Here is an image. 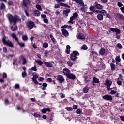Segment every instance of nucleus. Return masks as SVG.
<instances>
[{
    "instance_id": "a878e982",
    "label": "nucleus",
    "mask_w": 124,
    "mask_h": 124,
    "mask_svg": "<svg viewBox=\"0 0 124 124\" xmlns=\"http://www.w3.org/2000/svg\"><path fill=\"white\" fill-rule=\"evenodd\" d=\"M66 52L67 53V54H69V53L70 52V45H67L66 46Z\"/></svg>"
},
{
    "instance_id": "864d4df0",
    "label": "nucleus",
    "mask_w": 124,
    "mask_h": 124,
    "mask_svg": "<svg viewBox=\"0 0 124 124\" xmlns=\"http://www.w3.org/2000/svg\"><path fill=\"white\" fill-rule=\"evenodd\" d=\"M66 109L67 110V111H72V110H73V109L72 108L70 107H68L66 108Z\"/></svg>"
},
{
    "instance_id": "5fc2aeb1",
    "label": "nucleus",
    "mask_w": 124,
    "mask_h": 124,
    "mask_svg": "<svg viewBox=\"0 0 124 124\" xmlns=\"http://www.w3.org/2000/svg\"><path fill=\"white\" fill-rule=\"evenodd\" d=\"M8 5L9 6H11V5H13V2H12L11 1H9L8 2Z\"/></svg>"
},
{
    "instance_id": "3c124183",
    "label": "nucleus",
    "mask_w": 124,
    "mask_h": 124,
    "mask_svg": "<svg viewBox=\"0 0 124 124\" xmlns=\"http://www.w3.org/2000/svg\"><path fill=\"white\" fill-rule=\"evenodd\" d=\"M116 93H117V92L116 91L111 90V91L110 92L111 94H116Z\"/></svg>"
},
{
    "instance_id": "f8f14e48",
    "label": "nucleus",
    "mask_w": 124,
    "mask_h": 124,
    "mask_svg": "<svg viewBox=\"0 0 124 124\" xmlns=\"http://www.w3.org/2000/svg\"><path fill=\"white\" fill-rule=\"evenodd\" d=\"M102 98L108 101L113 100V97H112V96L109 95H104L102 97Z\"/></svg>"
},
{
    "instance_id": "0eeeda50",
    "label": "nucleus",
    "mask_w": 124,
    "mask_h": 124,
    "mask_svg": "<svg viewBox=\"0 0 124 124\" xmlns=\"http://www.w3.org/2000/svg\"><path fill=\"white\" fill-rule=\"evenodd\" d=\"M110 30L113 32H116L115 34H116V35H117V34H120V33H121V30H120L118 28H110Z\"/></svg>"
},
{
    "instance_id": "20e7f679",
    "label": "nucleus",
    "mask_w": 124,
    "mask_h": 124,
    "mask_svg": "<svg viewBox=\"0 0 124 124\" xmlns=\"http://www.w3.org/2000/svg\"><path fill=\"white\" fill-rule=\"evenodd\" d=\"M79 55H80V54L78 53V51H73V53L70 55L71 60H72V61L73 62H75V61H76V59H77V56H79Z\"/></svg>"
},
{
    "instance_id": "c85d7f7f",
    "label": "nucleus",
    "mask_w": 124,
    "mask_h": 124,
    "mask_svg": "<svg viewBox=\"0 0 124 124\" xmlns=\"http://www.w3.org/2000/svg\"><path fill=\"white\" fill-rule=\"evenodd\" d=\"M110 66L112 70H114L115 69H116V65H115V64L111 63L110 64Z\"/></svg>"
},
{
    "instance_id": "1a4fd4ad",
    "label": "nucleus",
    "mask_w": 124,
    "mask_h": 124,
    "mask_svg": "<svg viewBox=\"0 0 124 124\" xmlns=\"http://www.w3.org/2000/svg\"><path fill=\"white\" fill-rule=\"evenodd\" d=\"M30 4V0H23L22 6L23 7H28V6Z\"/></svg>"
},
{
    "instance_id": "338daca9",
    "label": "nucleus",
    "mask_w": 124,
    "mask_h": 124,
    "mask_svg": "<svg viewBox=\"0 0 124 124\" xmlns=\"http://www.w3.org/2000/svg\"><path fill=\"white\" fill-rule=\"evenodd\" d=\"M60 10H56L55 12L56 15H59V14H60Z\"/></svg>"
},
{
    "instance_id": "8fccbe9b",
    "label": "nucleus",
    "mask_w": 124,
    "mask_h": 124,
    "mask_svg": "<svg viewBox=\"0 0 124 124\" xmlns=\"http://www.w3.org/2000/svg\"><path fill=\"white\" fill-rule=\"evenodd\" d=\"M82 48L83 50H87L88 49V46L86 45H84L82 46Z\"/></svg>"
},
{
    "instance_id": "f704fd0d",
    "label": "nucleus",
    "mask_w": 124,
    "mask_h": 124,
    "mask_svg": "<svg viewBox=\"0 0 124 124\" xmlns=\"http://www.w3.org/2000/svg\"><path fill=\"white\" fill-rule=\"evenodd\" d=\"M34 117H35V118H40V117H41V115H40V114H39L37 112L34 113Z\"/></svg>"
},
{
    "instance_id": "5701e85b",
    "label": "nucleus",
    "mask_w": 124,
    "mask_h": 124,
    "mask_svg": "<svg viewBox=\"0 0 124 124\" xmlns=\"http://www.w3.org/2000/svg\"><path fill=\"white\" fill-rule=\"evenodd\" d=\"M97 19L99 21H102L103 20V16L102 14H98L97 15Z\"/></svg>"
},
{
    "instance_id": "de8ad7c7",
    "label": "nucleus",
    "mask_w": 124,
    "mask_h": 124,
    "mask_svg": "<svg viewBox=\"0 0 124 124\" xmlns=\"http://www.w3.org/2000/svg\"><path fill=\"white\" fill-rule=\"evenodd\" d=\"M49 36H50V37L51 40H52L53 42H55V41L56 40L55 39V38H54V37L53 36V35H52V34H50V35H49Z\"/></svg>"
},
{
    "instance_id": "ea45409f",
    "label": "nucleus",
    "mask_w": 124,
    "mask_h": 124,
    "mask_svg": "<svg viewBox=\"0 0 124 124\" xmlns=\"http://www.w3.org/2000/svg\"><path fill=\"white\" fill-rule=\"evenodd\" d=\"M59 5L60 6H64L65 7H67V6H68L67 4H65L63 3H59Z\"/></svg>"
},
{
    "instance_id": "f03ea898",
    "label": "nucleus",
    "mask_w": 124,
    "mask_h": 124,
    "mask_svg": "<svg viewBox=\"0 0 124 124\" xmlns=\"http://www.w3.org/2000/svg\"><path fill=\"white\" fill-rule=\"evenodd\" d=\"M6 38L5 37V36L2 38V40L3 44H4L5 45H7V46H8V47L13 48V47H14V46L13 45V44H12V42L9 41V40L6 41Z\"/></svg>"
},
{
    "instance_id": "e2e57ef3",
    "label": "nucleus",
    "mask_w": 124,
    "mask_h": 124,
    "mask_svg": "<svg viewBox=\"0 0 124 124\" xmlns=\"http://www.w3.org/2000/svg\"><path fill=\"white\" fill-rule=\"evenodd\" d=\"M25 19H26V16H25L24 15H22L21 16V20H22V21H25Z\"/></svg>"
},
{
    "instance_id": "7ed1b4c3",
    "label": "nucleus",
    "mask_w": 124,
    "mask_h": 124,
    "mask_svg": "<svg viewBox=\"0 0 124 124\" xmlns=\"http://www.w3.org/2000/svg\"><path fill=\"white\" fill-rule=\"evenodd\" d=\"M103 6L100 5L98 2H95L93 4V7H90V9L92 11H93V9H102Z\"/></svg>"
},
{
    "instance_id": "f3484780",
    "label": "nucleus",
    "mask_w": 124,
    "mask_h": 124,
    "mask_svg": "<svg viewBox=\"0 0 124 124\" xmlns=\"http://www.w3.org/2000/svg\"><path fill=\"white\" fill-rule=\"evenodd\" d=\"M67 77L68 79H72V80H74V79H75V76L70 73L67 76Z\"/></svg>"
},
{
    "instance_id": "393cba45",
    "label": "nucleus",
    "mask_w": 124,
    "mask_h": 124,
    "mask_svg": "<svg viewBox=\"0 0 124 124\" xmlns=\"http://www.w3.org/2000/svg\"><path fill=\"white\" fill-rule=\"evenodd\" d=\"M93 82H94V83H96V84H98V83H99V80L97 79V78L94 77L93 79Z\"/></svg>"
},
{
    "instance_id": "9d476101",
    "label": "nucleus",
    "mask_w": 124,
    "mask_h": 124,
    "mask_svg": "<svg viewBox=\"0 0 124 124\" xmlns=\"http://www.w3.org/2000/svg\"><path fill=\"white\" fill-rule=\"evenodd\" d=\"M61 31L63 35H64V36H65V37H67V36H68V35H69V33H68L67 30H66V29L64 28L62 29L61 30Z\"/></svg>"
},
{
    "instance_id": "bb28decb",
    "label": "nucleus",
    "mask_w": 124,
    "mask_h": 124,
    "mask_svg": "<svg viewBox=\"0 0 124 124\" xmlns=\"http://www.w3.org/2000/svg\"><path fill=\"white\" fill-rule=\"evenodd\" d=\"M0 10H4V9H5V5H4L3 3L1 4V5L0 6Z\"/></svg>"
},
{
    "instance_id": "79ce46f5",
    "label": "nucleus",
    "mask_w": 124,
    "mask_h": 124,
    "mask_svg": "<svg viewBox=\"0 0 124 124\" xmlns=\"http://www.w3.org/2000/svg\"><path fill=\"white\" fill-rule=\"evenodd\" d=\"M14 88L15 89H16V90L18 89H20V85H19L18 84H16L14 86Z\"/></svg>"
},
{
    "instance_id": "6e6552de",
    "label": "nucleus",
    "mask_w": 124,
    "mask_h": 124,
    "mask_svg": "<svg viewBox=\"0 0 124 124\" xmlns=\"http://www.w3.org/2000/svg\"><path fill=\"white\" fill-rule=\"evenodd\" d=\"M57 80L59 82V83H61V84H62V83L64 82V78H63V77L62 75L58 76Z\"/></svg>"
},
{
    "instance_id": "13d9d810",
    "label": "nucleus",
    "mask_w": 124,
    "mask_h": 124,
    "mask_svg": "<svg viewBox=\"0 0 124 124\" xmlns=\"http://www.w3.org/2000/svg\"><path fill=\"white\" fill-rule=\"evenodd\" d=\"M44 80V78L42 77H40L38 78V81H39L40 82H42V81H43Z\"/></svg>"
},
{
    "instance_id": "603ef678",
    "label": "nucleus",
    "mask_w": 124,
    "mask_h": 124,
    "mask_svg": "<svg viewBox=\"0 0 124 124\" xmlns=\"http://www.w3.org/2000/svg\"><path fill=\"white\" fill-rule=\"evenodd\" d=\"M7 77V75L6 74V73H3L2 75V78L3 79H5V78H6Z\"/></svg>"
},
{
    "instance_id": "a211bd4d",
    "label": "nucleus",
    "mask_w": 124,
    "mask_h": 124,
    "mask_svg": "<svg viewBox=\"0 0 124 124\" xmlns=\"http://www.w3.org/2000/svg\"><path fill=\"white\" fill-rule=\"evenodd\" d=\"M51 112V110H50V108H44L42 109V112L43 114H46V112Z\"/></svg>"
},
{
    "instance_id": "aec40b11",
    "label": "nucleus",
    "mask_w": 124,
    "mask_h": 124,
    "mask_svg": "<svg viewBox=\"0 0 124 124\" xmlns=\"http://www.w3.org/2000/svg\"><path fill=\"white\" fill-rule=\"evenodd\" d=\"M41 13L37 10H34V16H40Z\"/></svg>"
},
{
    "instance_id": "774afa93",
    "label": "nucleus",
    "mask_w": 124,
    "mask_h": 124,
    "mask_svg": "<svg viewBox=\"0 0 124 124\" xmlns=\"http://www.w3.org/2000/svg\"><path fill=\"white\" fill-rule=\"evenodd\" d=\"M24 12L26 14V16H27V17H29L30 15V14H29V13H28V12L26 10H24Z\"/></svg>"
},
{
    "instance_id": "7c9ffc66",
    "label": "nucleus",
    "mask_w": 124,
    "mask_h": 124,
    "mask_svg": "<svg viewBox=\"0 0 124 124\" xmlns=\"http://www.w3.org/2000/svg\"><path fill=\"white\" fill-rule=\"evenodd\" d=\"M16 109L17 110H22V111L23 112H24V108H23V107H20V105H17V107H16Z\"/></svg>"
},
{
    "instance_id": "2f4dec72",
    "label": "nucleus",
    "mask_w": 124,
    "mask_h": 124,
    "mask_svg": "<svg viewBox=\"0 0 124 124\" xmlns=\"http://www.w3.org/2000/svg\"><path fill=\"white\" fill-rule=\"evenodd\" d=\"M22 38L24 41H27V40H28V36L26 35H22Z\"/></svg>"
},
{
    "instance_id": "0e129e2a",
    "label": "nucleus",
    "mask_w": 124,
    "mask_h": 124,
    "mask_svg": "<svg viewBox=\"0 0 124 124\" xmlns=\"http://www.w3.org/2000/svg\"><path fill=\"white\" fill-rule=\"evenodd\" d=\"M49 53H50V51L49 50H46L45 51V52L44 53V55H46V57H47V54H49Z\"/></svg>"
},
{
    "instance_id": "39448f33",
    "label": "nucleus",
    "mask_w": 124,
    "mask_h": 124,
    "mask_svg": "<svg viewBox=\"0 0 124 124\" xmlns=\"http://www.w3.org/2000/svg\"><path fill=\"white\" fill-rule=\"evenodd\" d=\"M11 36L13 38V39H15L16 41H17V42L18 43V44L19 45V46H20L21 48H23V47L25 46V43H20L19 42V39H18V38H17V36L16 35V34L14 33H12Z\"/></svg>"
},
{
    "instance_id": "dca6fc26",
    "label": "nucleus",
    "mask_w": 124,
    "mask_h": 124,
    "mask_svg": "<svg viewBox=\"0 0 124 124\" xmlns=\"http://www.w3.org/2000/svg\"><path fill=\"white\" fill-rule=\"evenodd\" d=\"M63 73L64 75H66V76H67L70 73V70L68 69H63Z\"/></svg>"
},
{
    "instance_id": "423d86ee",
    "label": "nucleus",
    "mask_w": 124,
    "mask_h": 124,
    "mask_svg": "<svg viewBox=\"0 0 124 124\" xmlns=\"http://www.w3.org/2000/svg\"><path fill=\"white\" fill-rule=\"evenodd\" d=\"M112 81L107 79L105 81V85L107 86V90H112L113 88H111V85H112Z\"/></svg>"
},
{
    "instance_id": "9b49d317",
    "label": "nucleus",
    "mask_w": 124,
    "mask_h": 124,
    "mask_svg": "<svg viewBox=\"0 0 124 124\" xmlns=\"http://www.w3.org/2000/svg\"><path fill=\"white\" fill-rule=\"evenodd\" d=\"M70 13V9H67L63 11V16L64 18H67L68 17V14Z\"/></svg>"
},
{
    "instance_id": "37998d69",
    "label": "nucleus",
    "mask_w": 124,
    "mask_h": 124,
    "mask_svg": "<svg viewBox=\"0 0 124 124\" xmlns=\"http://www.w3.org/2000/svg\"><path fill=\"white\" fill-rule=\"evenodd\" d=\"M115 60L118 62H121V58H120V56H117Z\"/></svg>"
},
{
    "instance_id": "72a5a7b5",
    "label": "nucleus",
    "mask_w": 124,
    "mask_h": 124,
    "mask_svg": "<svg viewBox=\"0 0 124 124\" xmlns=\"http://www.w3.org/2000/svg\"><path fill=\"white\" fill-rule=\"evenodd\" d=\"M48 45L47 42L44 43L43 44V47L44 48H48Z\"/></svg>"
},
{
    "instance_id": "bf43d9fd",
    "label": "nucleus",
    "mask_w": 124,
    "mask_h": 124,
    "mask_svg": "<svg viewBox=\"0 0 124 124\" xmlns=\"http://www.w3.org/2000/svg\"><path fill=\"white\" fill-rule=\"evenodd\" d=\"M32 81L34 82V84H38V81L36 80V79L32 78Z\"/></svg>"
},
{
    "instance_id": "6ab92c4d",
    "label": "nucleus",
    "mask_w": 124,
    "mask_h": 124,
    "mask_svg": "<svg viewBox=\"0 0 124 124\" xmlns=\"http://www.w3.org/2000/svg\"><path fill=\"white\" fill-rule=\"evenodd\" d=\"M73 0L76 2H77V3H78L79 5H81V6H83V5H84V2L82 0Z\"/></svg>"
},
{
    "instance_id": "4468645a",
    "label": "nucleus",
    "mask_w": 124,
    "mask_h": 124,
    "mask_svg": "<svg viewBox=\"0 0 124 124\" xmlns=\"http://www.w3.org/2000/svg\"><path fill=\"white\" fill-rule=\"evenodd\" d=\"M19 59H20V60H22V65H25V64L27 63V60H26V59L24 57V56L23 55L20 56L19 57Z\"/></svg>"
},
{
    "instance_id": "473e14b6",
    "label": "nucleus",
    "mask_w": 124,
    "mask_h": 124,
    "mask_svg": "<svg viewBox=\"0 0 124 124\" xmlns=\"http://www.w3.org/2000/svg\"><path fill=\"white\" fill-rule=\"evenodd\" d=\"M100 55H104L105 54V50L103 48H101L99 51Z\"/></svg>"
},
{
    "instance_id": "58836bf2",
    "label": "nucleus",
    "mask_w": 124,
    "mask_h": 124,
    "mask_svg": "<svg viewBox=\"0 0 124 124\" xmlns=\"http://www.w3.org/2000/svg\"><path fill=\"white\" fill-rule=\"evenodd\" d=\"M67 64L69 66H70V67H71V66L73 65V63H72V62L70 61L67 62Z\"/></svg>"
},
{
    "instance_id": "c9c22d12",
    "label": "nucleus",
    "mask_w": 124,
    "mask_h": 124,
    "mask_svg": "<svg viewBox=\"0 0 124 124\" xmlns=\"http://www.w3.org/2000/svg\"><path fill=\"white\" fill-rule=\"evenodd\" d=\"M75 19L73 16H72L70 18V21L68 22V23H70V24H73V20Z\"/></svg>"
},
{
    "instance_id": "e433bc0d",
    "label": "nucleus",
    "mask_w": 124,
    "mask_h": 124,
    "mask_svg": "<svg viewBox=\"0 0 124 124\" xmlns=\"http://www.w3.org/2000/svg\"><path fill=\"white\" fill-rule=\"evenodd\" d=\"M73 17L75 19H77V17H78V14L77 13H74L73 15Z\"/></svg>"
},
{
    "instance_id": "052dcab7",
    "label": "nucleus",
    "mask_w": 124,
    "mask_h": 124,
    "mask_svg": "<svg viewBox=\"0 0 124 124\" xmlns=\"http://www.w3.org/2000/svg\"><path fill=\"white\" fill-rule=\"evenodd\" d=\"M102 3H106L107 2H108V0H100Z\"/></svg>"
},
{
    "instance_id": "f257e3e1",
    "label": "nucleus",
    "mask_w": 124,
    "mask_h": 124,
    "mask_svg": "<svg viewBox=\"0 0 124 124\" xmlns=\"http://www.w3.org/2000/svg\"><path fill=\"white\" fill-rule=\"evenodd\" d=\"M7 17L9 20L10 23H14V26L11 27V29L13 31H17L18 27H17L16 24L17 22H21V18L18 16V15H15L14 16L11 14H8Z\"/></svg>"
},
{
    "instance_id": "b1692460",
    "label": "nucleus",
    "mask_w": 124,
    "mask_h": 124,
    "mask_svg": "<svg viewBox=\"0 0 124 124\" xmlns=\"http://www.w3.org/2000/svg\"><path fill=\"white\" fill-rule=\"evenodd\" d=\"M27 28L28 29H31V21H30L26 24Z\"/></svg>"
},
{
    "instance_id": "a18cd8bd",
    "label": "nucleus",
    "mask_w": 124,
    "mask_h": 124,
    "mask_svg": "<svg viewBox=\"0 0 124 124\" xmlns=\"http://www.w3.org/2000/svg\"><path fill=\"white\" fill-rule=\"evenodd\" d=\"M36 7L37 9H38V10H40V11H42V8H41V6L39 5H36Z\"/></svg>"
},
{
    "instance_id": "2eb2a0df",
    "label": "nucleus",
    "mask_w": 124,
    "mask_h": 124,
    "mask_svg": "<svg viewBox=\"0 0 124 124\" xmlns=\"http://www.w3.org/2000/svg\"><path fill=\"white\" fill-rule=\"evenodd\" d=\"M77 38H78V39H81L82 40L85 39L86 38L85 37V36L83 35L82 34L79 33L77 35Z\"/></svg>"
},
{
    "instance_id": "ddd939ff",
    "label": "nucleus",
    "mask_w": 124,
    "mask_h": 124,
    "mask_svg": "<svg viewBox=\"0 0 124 124\" xmlns=\"http://www.w3.org/2000/svg\"><path fill=\"white\" fill-rule=\"evenodd\" d=\"M45 65L46 67H53V64L52 63H54L53 62H44Z\"/></svg>"
},
{
    "instance_id": "680f3d73",
    "label": "nucleus",
    "mask_w": 124,
    "mask_h": 124,
    "mask_svg": "<svg viewBox=\"0 0 124 124\" xmlns=\"http://www.w3.org/2000/svg\"><path fill=\"white\" fill-rule=\"evenodd\" d=\"M117 5L119 7H121V6H123V4L122 3H121V2H118Z\"/></svg>"
},
{
    "instance_id": "a19ab883",
    "label": "nucleus",
    "mask_w": 124,
    "mask_h": 124,
    "mask_svg": "<svg viewBox=\"0 0 124 124\" xmlns=\"http://www.w3.org/2000/svg\"><path fill=\"white\" fill-rule=\"evenodd\" d=\"M117 84L119 85V86H122V81L120 80V78L117 79Z\"/></svg>"
},
{
    "instance_id": "c756f323",
    "label": "nucleus",
    "mask_w": 124,
    "mask_h": 124,
    "mask_svg": "<svg viewBox=\"0 0 124 124\" xmlns=\"http://www.w3.org/2000/svg\"><path fill=\"white\" fill-rule=\"evenodd\" d=\"M83 92L85 93H88L89 92V87L85 86V87L83 88Z\"/></svg>"
},
{
    "instance_id": "6e6d98bb",
    "label": "nucleus",
    "mask_w": 124,
    "mask_h": 124,
    "mask_svg": "<svg viewBox=\"0 0 124 124\" xmlns=\"http://www.w3.org/2000/svg\"><path fill=\"white\" fill-rule=\"evenodd\" d=\"M3 53H7V48L5 47H3Z\"/></svg>"
},
{
    "instance_id": "cd10ccee",
    "label": "nucleus",
    "mask_w": 124,
    "mask_h": 124,
    "mask_svg": "<svg viewBox=\"0 0 124 124\" xmlns=\"http://www.w3.org/2000/svg\"><path fill=\"white\" fill-rule=\"evenodd\" d=\"M116 17L117 18H118V19H124V16H123V15H122L121 14H117L116 15Z\"/></svg>"
},
{
    "instance_id": "4d7b16f0",
    "label": "nucleus",
    "mask_w": 124,
    "mask_h": 124,
    "mask_svg": "<svg viewBox=\"0 0 124 124\" xmlns=\"http://www.w3.org/2000/svg\"><path fill=\"white\" fill-rule=\"evenodd\" d=\"M22 77H26V76H27V73L26 72H23L22 73Z\"/></svg>"
},
{
    "instance_id": "4c0bfd02",
    "label": "nucleus",
    "mask_w": 124,
    "mask_h": 124,
    "mask_svg": "<svg viewBox=\"0 0 124 124\" xmlns=\"http://www.w3.org/2000/svg\"><path fill=\"white\" fill-rule=\"evenodd\" d=\"M101 13H102L103 15L104 16H106V15L108 16L107 15V12H106V11L103 10H102L101 11Z\"/></svg>"
},
{
    "instance_id": "49530a36",
    "label": "nucleus",
    "mask_w": 124,
    "mask_h": 124,
    "mask_svg": "<svg viewBox=\"0 0 124 124\" xmlns=\"http://www.w3.org/2000/svg\"><path fill=\"white\" fill-rule=\"evenodd\" d=\"M31 70H33V71H37L36 65H34V66L31 68Z\"/></svg>"
},
{
    "instance_id": "c03bdc74",
    "label": "nucleus",
    "mask_w": 124,
    "mask_h": 124,
    "mask_svg": "<svg viewBox=\"0 0 124 124\" xmlns=\"http://www.w3.org/2000/svg\"><path fill=\"white\" fill-rule=\"evenodd\" d=\"M117 48H119V49H123V46H122V45L120 43H118L117 45Z\"/></svg>"
},
{
    "instance_id": "69168bd1",
    "label": "nucleus",
    "mask_w": 124,
    "mask_h": 124,
    "mask_svg": "<svg viewBox=\"0 0 124 124\" xmlns=\"http://www.w3.org/2000/svg\"><path fill=\"white\" fill-rule=\"evenodd\" d=\"M82 111H81V110L80 109H78L77 110V114H81V112Z\"/></svg>"
},
{
    "instance_id": "09e8293b",
    "label": "nucleus",
    "mask_w": 124,
    "mask_h": 124,
    "mask_svg": "<svg viewBox=\"0 0 124 124\" xmlns=\"http://www.w3.org/2000/svg\"><path fill=\"white\" fill-rule=\"evenodd\" d=\"M33 77L32 78V79H37L38 78V76L37 74H33Z\"/></svg>"
},
{
    "instance_id": "412c9836",
    "label": "nucleus",
    "mask_w": 124,
    "mask_h": 124,
    "mask_svg": "<svg viewBox=\"0 0 124 124\" xmlns=\"http://www.w3.org/2000/svg\"><path fill=\"white\" fill-rule=\"evenodd\" d=\"M81 11L83 12H86L88 10V6L87 5H83L82 7L81 8Z\"/></svg>"
},
{
    "instance_id": "4be33fe9",
    "label": "nucleus",
    "mask_w": 124,
    "mask_h": 124,
    "mask_svg": "<svg viewBox=\"0 0 124 124\" xmlns=\"http://www.w3.org/2000/svg\"><path fill=\"white\" fill-rule=\"evenodd\" d=\"M35 62L37 63L39 65H42L43 64V62L40 60H35Z\"/></svg>"
}]
</instances>
